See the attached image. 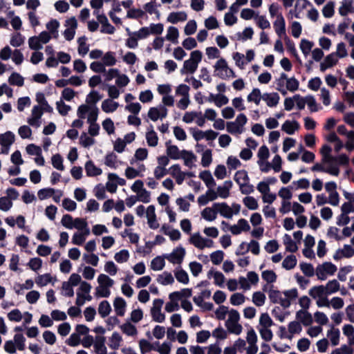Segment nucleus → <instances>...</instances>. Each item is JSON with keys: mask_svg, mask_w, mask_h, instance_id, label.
<instances>
[{"mask_svg": "<svg viewBox=\"0 0 354 354\" xmlns=\"http://www.w3.org/2000/svg\"><path fill=\"white\" fill-rule=\"evenodd\" d=\"M332 149L329 145H325L320 149L322 159L320 162L315 163L311 168L313 171H319L328 174L333 176H338L340 168L335 162L336 158L331 155Z\"/></svg>", "mask_w": 354, "mask_h": 354, "instance_id": "nucleus-1", "label": "nucleus"}, {"mask_svg": "<svg viewBox=\"0 0 354 354\" xmlns=\"http://www.w3.org/2000/svg\"><path fill=\"white\" fill-rule=\"evenodd\" d=\"M98 286L95 288V297L97 298H108L111 292V288L115 282L113 279L105 274H100L97 279Z\"/></svg>", "mask_w": 354, "mask_h": 354, "instance_id": "nucleus-2", "label": "nucleus"}, {"mask_svg": "<svg viewBox=\"0 0 354 354\" xmlns=\"http://www.w3.org/2000/svg\"><path fill=\"white\" fill-rule=\"evenodd\" d=\"M240 319L241 316L238 310L233 308L230 309L225 323L228 332L236 335L242 333L243 327L239 324Z\"/></svg>", "mask_w": 354, "mask_h": 354, "instance_id": "nucleus-3", "label": "nucleus"}, {"mask_svg": "<svg viewBox=\"0 0 354 354\" xmlns=\"http://www.w3.org/2000/svg\"><path fill=\"white\" fill-rule=\"evenodd\" d=\"M202 57L203 54L200 50H196L192 51L190 53L189 58L183 63V66L180 70L181 74L194 73L198 68L199 63L202 60Z\"/></svg>", "mask_w": 354, "mask_h": 354, "instance_id": "nucleus-4", "label": "nucleus"}, {"mask_svg": "<svg viewBox=\"0 0 354 354\" xmlns=\"http://www.w3.org/2000/svg\"><path fill=\"white\" fill-rule=\"evenodd\" d=\"M99 109L96 106L80 105L77 110V115L81 119L86 118L87 123L97 122Z\"/></svg>", "mask_w": 354, "mask_h": 354, "instance_id": "nucleus-5", "label": "nucleus"}, {"mask_svg": "<svg viewBox=\"0 0 354 354\" xmlns=\"http://www.w3.org/2000/svg\"><path fill=\"white\" fill-rule=\"evenodd\" d=\"M214 207L221 216L231 219L234 215L239 214L241 207V205L233 203L231 206L228 205L226 203H215Z\"/></svg>", "mask_w": 354, "mask_h": 354, "instance_id": "nucleus-6", "label": "nucleus"}, {"mask_svg": "<svg viewBox=\"0 0 354 354\" xmlns=\"http://www.w3.org/2000/svg\"><path fill=\"white\" fill-rule=\"evenodd\" d=\"M248 118L244 113H239L234 121L226 124L227 131L232 135H240L245 131V125Z\"/></svg>", "mask_w": 354, "mask_h": 354, "instance_id": "nucleus-7", "label": "nucleus"}, {"mask_svg": "<svg viewBox=\"0 0 354 354\" xmlns=\"http://www.w3.org/2000/svg\"><path fill=\"white\" fill-rule=\"evenodd\" d=\"M188 241L196 248L201 250L214 247V241L210 239L203 237L199 232L191 234Z\"/></svg>", "mask_w": 354, "mask_h": 354, "instance_id": "nucleus-8", "label": "nucleus"}, {"mask_svg": "<svg viewBox=\"0 0 354 354\" xmlns=\"http://www.w3.org/2000/svg\"><path fill=\"white\" fill-rule=\"evenodd\" d=\"M91 288L92 287L90 283L87 281H82L76 292L77 297L75 304L77 306H82L86 301H90L92 300V297L90 295Z\"/></svg>", "mask_w": 354, "mask_h": 354, "instance_id": "nucleus-9", "label": "nucleus"}, {"mask_svg": "<svg viewBox=\"0 0 354 354\" xmlns=\"http://www.w3.org/2000/svg\"><path fill=\"white\" fill-rule=\"evenodd\" d=\"M337 271L335 265L330 262H325L317 266L315 274L318 279L324 281L328 276H332Z\"/></svg>", "mask_w": 354, "mask_h": 354, "instance_id": "nucleus-10", "label": "nucleus"}, {"mask_svg": "<svg viewBox=\"0 0 354 354\" xmlns=\"http://www.w3.org/2000/svg\"><path fill=\"white\" fill-rule=\"evenodd\" d=\"M186 255V250L182 245L175 248L170 253L165 254V258L174 265L180 266Z\"/></svg>", "mask_w": 354, "mask_h": 354, "instance_id": "nucleus-11", "label": "nucleus"}, {"mask_svg": "<svg viewBox=\"0 0 354 354\" xmlns=\"http://www.w3.org/2000/svg\"><path fill=\"white\" fill-rule=\"evenodd\" d=\"M214 67L215 72L216 73V75L222 79L235 77L234 71L229 68L227 62L223 58H220L216 62Z\"/></svg>", "mask_w": 354, "mask_h": 354, "instance_id": "nucleus-12", "label": "nucleus"}, {"mask_svg": "<svg viewBox=\"0 0 354 354\" xmlns=\"http://www.w3.org/2000/svg\"><path fill=\"white\" fill-rule=\"evenodd\" d=\"M168 114V109L163 105H158L149 108L147 116L153 122L165 119Z\"/></svg>", "mask_w": 354, "mask_h": 354, "instance_id": "nucleus-13", "label": "nucleus"}, {"mask_svg": "<svg viewBox=\"0 0 354 354\" xmlns=\"http://www.w3.org/2000/svg\"><path fill=\"white\" fill-rule=\"evenodd\" d=\"M163 301L160 299H156L153 301V306L151 308V315L153 320L158 323H162L165 320V314L162 313Z\"/></svg>", "mask_w": 354, "mask_h": 354, "instance_id": "nucleus-14", "label": "nucleus"}, {"mask_svg": "<svg viewBox=\"0 0 354 354\" xmlns=\"http://www.w3.org/2000/svg\"><path fill=\"white\" fill-rule=\"evenodd\" d=\"M64 26L66 27L65 30L63 32V35L66 40L71 41L73 39L76 29L77 28V21L75 17H71L65 21Z\"/></svg>", "mask_w": 354, "mask_h": 354, "instance_id": "nucleus-15", "label": "nucleus"}, {"mask_svg": "<svg viewBox=\"0 0 354 354\" xmlns=\"http://www.w3.org/2000/svg\"><path fill=\"white\" fill-rule=\"evenodd\" d=\"M15 140V134L11 131H7L0 134L1 153L8 154L10 151V147L14 143Z\"/></svg>", "mask_w": 354, "mask_h": 354, "instance_id": "nucleus-16", "label": "nucleus"}, {"mask_svg": "<svg viewBox=\"0 0 354 354\" xmlns=\"http://www.w3.org/2000/svg\"><path fill=\"white\" fill-rule=\"evenodd\" d=\"M93 14L95 15L98 22L102 25V32L110 35L115 32V28L109 23L108 18L104 14L100 13L99 11H94Z\"/></svg>", "mask_w": 354, "mask_h": 354, "instance_id": "nucleus-17", "label": "nucleus"}, {"mask_svg": "<svg viewBox=\"0 0 354 354\" xmlns=\"http://www.w3.org/2000/svg\"><path fill=\"white\" fill-rule=\"evenodd\" d=\"M337 131L338 133L346 136L348 138L344 145L346 150L348 151L354 150V131H348L346 127L343 124L339 125Z\"/></svg>", "mask_w": 354, "mask_h": 354, "instance_id": "nucleus-18", "label": "nucleus"}, {"mask_svg": "<svg viewBox=\"0 0 354 354\" xmlns=\"http://www.w3.org/2000/svg\"><path fill=\"white\" fill-rule=\"evenodd\" d=\"M42 115V108L40 106H34L31 111V115L28 118V123L33 127H39L41 124V118Z\"/></svg>", "mask_w": 354, "mask_h": 354, "instance_id": "nucleus-19", "label": "nucleus"}, {"mask_svg": "<svg viewBox=\"0 0 354 354\" xmlns=\"http://www.w3.org/2000/svg\"><path fill=\"white\" fill-rule=\"evenodd\" d=\"M246 342L244 339L239 338L233 344L225 347L223 354L242 353L245 350Z\"/></svg>", "mask_w": 354, "mask_h": 354, "instance_id": "nucleus-20", "label": "nucleus"}, {"mask_svg": "<svg viewBox=\"0 0 354 354\" xmlns=\"http://www.w3.org/2000/svg\"><path fill=\"white\" fill-rule=\"evenodd\" d=\"M250 230V226L245 218H240L236 224L229 226V231L233 235H239L243 232H248Z\"/></svg>", "mask_w": 354, "mask_h": 354, "instance_id": "nucleus-21", "label": "nucleus"}, {"mask_svg": "<svg viewBox=\"0 0 354 354\" xmlns=\"http://www.w3.org/2000/svg\"><path fill=\"white\" fill-rule=\"evenodd\" d=\"M168 173L176 180L178 185H182L186 177V173L181 170L178 164L171 166L168 169Z\"/></svg>", "mask_w": 354, "mask_h": 354, "instance_id": "nucleus-22", "label": "nucleus"}, {"mask_svg": "<svg viewBox=\"0 0 354 354\" xmlns=\"http://www.w3.org/2000/svg\"><path fill=\"white\" fill-rule=\"evenodd\" d=\"M114 311L117 316L124 317L127 312V303L122 297H116L113 301Z\"/></svg>", "mask_w": 354, "mask_h": 354, "instance_id": "nucleus-23", "label": "nucleus"}, {"mask_svg": "<svg viewBox=\"0 0 354 354\" xmlns=\"http://www.w3.org/2000/svg\"><path fill=\"white\" fill-rule=\"evenodd\" d=\"M353 256L354 248L350 245L345 244L342 248L336 250L333 255V259L337 261L343 258H351Z\"/></svg>", "mask_w": 354, "mask_h": 354, "instance_id": "nucleus-24", "label": "nucleus"}, {"mask_svg": "<svg viewBox=\"0 0 354 354\" xmlns=\"http://www.w3.org/2000/svg\"><path fill=\"white\" fill-rule=\"evenodd\" d=\"M196 147L197 152H200L201 150L203 151L201 154V165L203 167H208L212 162V151L209 149L203 150V146L199 144H197Z\"/></svg>", "mask_w": 354, "mask_h": 354, "instance_id": "nucleus-25", "label": "nucleus"}, {"mask_svg": "<svg viewBox=\"0 0 354 354\" xmlns=\"http://www.w3.org/2000/svg\"><path fill=\"white\" fill-rule=\"evenodd\" d=\"M274 30L280 38L287 39L286 32V22L282 15H278L273 24Z\"/></svg>", "mask_w": 354, "mask_h": 354, "instance_id": "nucleus-26", "label": "nucleus"}, {"mask_svg": "<svg viewBox=\"0 0 354 354\" xmlns=\"http://www.w3.org/2000/svg\"><path fill=\"white\" fill-rule=\"evenodd\" d=\"M155 207L149 205L146 209V217L147 218V223L151 229L156 230L159 227V223L157 221L156 214L155 212Z\"/></svg>", "mask_w": 354, "mask_h": 354, "instance_id": "nucleus-27", "label": "nucleus"}, {"mask_svg": "<svg viewBox=\"0 0 354 354\" xmlns=\"http://www.w3.org/2000/svg\"><path fill=\"white\" fill-rule=\"evenodd\" d=\"M338 58L335 56V53H330L326 55L324 60L320 63L319 69L322 72L326 71L327 69L330 68L338 63Z\"/></svg>", "mask_w": 354, "mask_h": 354, "instance_id": "nucleus-28", "label": "nucleus"}, {"mask_svg": "<svg viewBox=\"0 0 354 354\" xmlns=\"http://www.w3.org/2000/svg\"><path fill=\"white\" fill-rule=\"evenodd\" d=\"M262 100L266 102L268 107H276L279 102L280 96L276 92L264 93L262 95Z\"/></svg>", "mask_w": 354, "mask_h": 354, "instance_id": "nucleus-29", "label": "nucleus"}, {"mask_svg": "<svg viewBox=\"0 0 354 354\" xmlns=\"http://www.w3.org/2000/svg\"><path fill=\"white\" fill-rule=\"evenodd\" d=\"M35 283L39 288L46 286L48 284H53L56 281V278L53 277L50 273L39 274L35 277Z\"/></svg>", "mask_w": 354, "mask_h": 354, "instance_id": "nucleus-30", "label": "nucleus"}, {"mask_svg": "<svg viewBox=\"0 0 354 354\" xmlns=\"http://www.w3.org/2000/svg\"><path fill=\"white\" fill-rule=\"evenodd\" d=\"M181 159L183 160L184 165L192 169L196 167V162L197 161L196 156L191 151L183 150Z\"/></svg>", "mask_w": 354, "mask_h": 354, "instance_id": "nucleus-31", "label": "nucleus"}, {"mask_svg": "<svg viewBox=\"0 0 354 354\" xmlns=\"http://www.w3.org/2000/svg\"><path fill=\"white\" fill-rule=\"evenodd\" d=\"M134 323L126 320L120 326L121 331L127 336L136 337L138 335V329L133 324Z\"/></svg>", "mask_w": 354, "mask_h": 354, "instance_id": "nucleus-32", "label": "nucleus"}, {"mask_svg": "<svg viewBox=\"0 0 354 354\" xmlns=\"http://www.w3.org/2000/svg\"><path fill=\"white\" fill-rule=\"evenodd\" d=\"M187 19V14L185 11L170 12L167 17V21L173 24L185 21Z\"/></svg>", "mask_w": 354, "mask_h": 354, "instance_id": "nucleus-33", "label": "nucleus"}, {"mask_svg": "<svg viewBox=\"0 0 354 354\" xmlns=\"http://www.w3.org/2000/svg\"><path fill=\"white\" fill-rule=\"evenodd\" d=\"M105 342L106 339L104 336L97 335L95 337L93 348L96 354H107V348Z\"/></svg>", "mask_w": 354, "mask_h": 354, "instance_id": "nucleus-34", "label": "nucleus"}, {"mask_svg": "<svg viewBox=\"0 0 354 354\" xmlns=\"http://www.w3.org/2000/svg\"><path fill=\"white\" fill-rule=\"evenodd\" d=\"M84 169L86 176L88 177H95L102 174V169L96 166L92 160L86 162Z\"/></svg>", "mask_w": 354, "mask_h": 354, "instance_id": "nucleus-35", "label": "nucleus"}, {"mask_svg": "<svg viewBox=\"0 0 354 354\" xmlns=\"http://www.w3.org/2000/svg\"><path fill=\"white\" fill-rule=\"evenodd\" d=\"M216 209L214 203L211 207L204 208L201 213V217L208 222L215 221L218 214V211Z\"/></svg>", "mask_w": 354, "mask_h": 354, "instance_id": "nucleus-36", "label": "nucleus"}, {"mask_svg": "<svg viewBox=\"0 0 354 354\" xmlns=\"http://www.w3.org/2000/svg\"><path fill=\"white\" fill-rule=\"evenodd\" d=\"M232 187L231 180H226L222 186H218L216 189V194L217 198L225 199L230 196V190Z\"/></svg>", "mask_w": 354, "mask_h": 354, "instance_id": "nucleus-37", "label": "nucleus"}, {"mask_svg": "<svg viewBox=\"0 0 354 354\" xmlns=\"http://www.w3.org/2000/svg\"><path fill=\"white\" fill-rule=\"evenodd\" d=\"M299 128L300 124L296 120H286L281 125V130L288 135H293Z\"/></svg>", "mask_w": 354, "mask_h": 354, "instance_id": "nucleus-38", "label": "nucleus"}, {"mask_svg": "<svg viewBox=\"0 0 354 354\" xmlns=\"http://www.w3.org/2000/svg\"><path fill=\"white\" fill-rule=\"evenodd\" d=\"M216 198L217 195L216 192L212 188H209L205 194H203L198 198L197 202L199 205H205L209 201H214Z\"/></svg>", "mask_w": 354, "mask_h": 354, "instance_id": "nucleus-39", "label": "nucleus"}, {"mask_svg": "<svg viewBox=\"0 0 354 354\" xmlns=\"http://www.w3.org/2000/svg\"><path fill=\"white\" fill-rule=\"evenodd\" d=\"M156 281L162 286H168L172 285L175 280L170 272L165 271L157 276Z\"/></svg>", "mask_w": 354, "mask_h": 354, "instance_id": "nucleus-40", "label": "nucleus"}, {"mask_svg": "<svg viewBox=\"0 0 354 354\" xmlns=\"http://www.w3.org/2000/svg\"><path fill=\"white\" fill-rule=\"evenodd\" d=\"M118 107L119 103L111 99H105L101 104V109L106 113H113Z\"/></svg>", "mask_w": 354, "mask_h": 354, "instance_id": "nucleus-41", "label": "nucleus"}, {"mask_svg": "<svg viewBox=\"0 0 354 354\" xmlns=\"http://www.w3.org/2000/svg\"><path fill=\"white\" fill-rule=\"evenodd\" d=\"M296 318L304 326H310L313 322L311 314L308 313L307 310H299L297 311L296 314Z\"/></svg>", "mask_w": 354, "mask_h": 354, "instance_id": "nucleus-42", "label": "nucleus"}, {"mask_svg": "<svg viewBox=\"0 0 354 354\" xmlns=\"http://www.w3.org/2000/svg\"><path fill=\"white\" fill-rule=\"evenodd\" d=\"M145 138L147 145L149 147H154L158 145V137L156 131L153 130V127L152 125L147 128Z\"/></svg>", "mask_w": 354, "mask_h": 354, "instance_id": "nucleus-43", "label": "nucleus"}, {"mask_svg": "<svg viewBox=\"0 0 354 354\" xmlns=\"http://www.w3.org/2000/svg\"><path fill=\"white\" fill-rule=\"evenodd\" d=\"M123 342L122 335L118 332H113L109 338L108 345L113 350H118Z\"/></svg>", "mask_w": 354, "mask_h": 354, "instance_id": "nucleus-44", "label": "nucleus"}, {"mask_svg": "<svg viewBox=\"0 0 354 354\" xmlns=\"http://www.w3.org/2000/svg\"><path fill=\"white\" fill-rule=\"evenodd\" d=\"M207 277L209 279H214V283L219 287H223L225 283V276L223 274L219 271H216L214 270H210L207 272Z\"/></svg>", "mask_w": 354, "mask_h": 354, "instance_id": "nucleus-45", "label": "nucleus"}, {"mask_svg": "<svg viewBox=\"0 0 354 354\" xmlns=\"http://www.w3.org/2000/svg\"><path fill=\"white\" fill-rule=\"evenodd\" d=\"M353 4V0H343L338 9L339 14L341 16H346L349 13L354 12V7Z\"/></svg>", "mask_w": 354, "mask_h": 354, "instance_id": "nucleus-46", "label": "nucleus"}, {"mask_svg": "<svg viewBox=\"0 0 354 354\" xmlns=\"http://www.w3.org/2000/svg\"><path fill=\"white\" fill-rule=\"evenodd\" d=\"M174 274L176 280L184 285L189 283V278L187 272L180 266L177 267L174 270Z\"/></svg>", "mask_w": 354, "mask_h": 354, "instance_id": "nucleus-47", "label": "nucleus"}, {"mask_svg": "<svg viewBox=\"0 0 354 354\" xmlns=\"http://www.w3.org/2000/svg\"><path fill=\"white\" fill-rule=\"evenodd\" d=\"M46 29L48 30V32L50 34V35L54 39H57L59 37V22L55 19H50L46 24Z\"/></svg>", "mask_w": 354, "mask_h": 354, "instance_id": "nucleus-48", "label": "nucleus"}, {"mask_svg": "<svg viewBox=\"0 0 354 354\" xmlns=\"http://www.w3.org/2000/svg\"><path fill=\"white\" fill-rule=\"evenodd\" d=\"M89 234V229H86V230H84L82 232H77L74 233L73 235L72 243L74 245H82Z\"/></svg>", "mask_w": 354, "mask_h": 354, "instance_id": "nucleus-49", "label": "nucleus"}, {"mask_svg": "<svg viewBox=\"0 0 354 354\" xmlns=\"http://www.w3.org/2000/svg\"><path fill=\"white\" fill-rule=\"evenodd\" d=\"M308 294L315 300L324 296H328L324 286L323 285L315 286L312 287L309 290Z\"/></svg>", "mask_w": 354, "mask_h": 354, "instance_id": "nucleus-50", "label": "nucleus"}, {"mask_svg": "<svg viewBox=\"0 0 354 354\" xmlns=\"http://www.w3.org/2000/svg\"><path fill=\"white\" fill-rule=\"evenodd\" d=\"M87 37L85 36H82L77 39V52L78 54L84 57L88 52L89 51V46L87 44Z\"/></svg>", "mask_w": 354, "mask_h": 354, "instance_id": "nucleus-51", "label": "nucleus"}, {"mask_svg": "<svg viewBox=\"0 0 354 354\" xmlns=\"http://www.w3.org/2000/svg\"><path fill=\"white\" fill-rule=\"evenodd\" d=\"M165 258L162 256H157L151 261L150 268L154 271H160L165 266Z\"/></svg>", "mask_w": 354, "mask_h": 354, "instance_id": "nucleus-52", "label": "nucleus"}, {"mask_svg": "<svg viewBox=\"0 0 354 354\" xmlns=\"http://www.w3.org/2000/svg\"><path fill=\"white\" fill-rule=\"evenodd\" d=\"M199 178L205 183L208 188H212L216 185V182L209 171H203L199 174Z\"/></svg>", "mask_w": 354, "mask_h": 354, "instance_id": "nucleus-53", "label": "nucleus"}, {"mask_svg": "<svg viewBox=\"0 0 354 354\" xmlns=\"http://www.w3.org/2000/svg\"><path fill=\"white\" fill-rule=\"evenodd\" d=\"M261 92L259 88H254L248 95L247 100L248 102H254L256 105H259L261 100H262Z\"/></svg>", "mask_w": 354, "mask_h": 354, "instance_id": "nucleus-54", "label": "nucleus"}, {"mask_svg": "<svg viewBox=\"0 0 354 354\" xmlns=\"http://www.w3.org/2000/svg\"><path fill=\"white\" fill-rule=\"evenodd\" d=\"M102 59V62L105 68L106 66H113L117 62L115 53L111 51H108L104 54Z\"/></svg>", "mask_w": 354, "mask_h": 354, "instance_id": "nucleus-55", "label": "nucleus"}, {"mask_svg": "<svg viewBox=\"0 0 354 354\" xmlns=\"http://www.w3.org/2000/svg\"><path fill=\"white\" fill-rule=\"evenodd\" d=\"M283 243L286 247V250L290 252H295L298 250L297 243L292 240L289 234H286L283 236Z\"/></svg>", "mask_w": 354, "mask_h": 354, "instance_id": "nucleus-56", "label": "nucleus"}, {"mask_svg": "<svg viewBox=\"0 0 354 354\" xmlns=\"http://www.w3.org/2000/svg\"><path fill=\"white\" fill-rule=\"evenodd\" d=\"M143 317H144L143 310L140 308H137L133 309L131 311V313L129 314V317L127 319L134 323V324H137V323L140 322L143 319Z\"/></svg>", "mask_w": 354, "mask_h": 354, "instance_id": "nucleus-57", "label": "nucleus"}, {"mask_svg": "<svg viewBox=\"0 0 354 354\" xmlns=\"http://www.w3.org/2000/svg\"><path fill=\"white\" fill-rule=\"evenodd\" d=\"M93 137L94 136H91L87 133H82L80 137V145L85 148L91 147L95 143V140Z\"/></svg>", "mask_w": 354, "mask_h": 354, "instance_id": "nucleus-58", "label": "nucleus"}, {"mask_svg": "<svg viewBox=\"0 0 354 354\" xmlns=\"http://www.w3.org/2000/svg\"><path fill=\"white\" fill-rule=\"evenodd\" d=\"M166 152L167 156L173 160H178L182 156V151H180L176 145H168Z\"/></svg>", "mask_w": 354, "mask_h": 354, "instance_id": "nucleus-59", "label": "nucleus"}, {"mask_svg": "<svg viewBox=\"0 0 354 354\" xmlns=\"http://www.w3.org/2000/svg\"><path fill=\"white\" fill-rule=\"evenodd\" d=\"M179 37V32L177 28L174 26H169L167 30V35L165 39L173 44L178 42V38Z\"/></svg>", "mask_w": 354, "mask_h": 354, "instance_id": "nucleus-60", "label": "nucleus"}, {"mask_svg": "<svg viewBox=\"0 0 354 354\" xmlns=\"http://www.w3.org/2000/svg\"><path fill=\"white\" fill-rule=\"evenodd\" d=\"M111 311V306L108 301L104 300L99 304L98 313L102 317L104 318L107 317Z\"/></svg>", "mask_w": 354, "mask_h": 354, "instance_id": "nucleus-61", "label": "nucleus"}, {"mask_svg": "<svg viewBox=\"0 0 354 354\" xmlns=\"http://www.w3.org/2000/svg\"><path fill=\"white\" fill-rule=\"evenodd\" d=\"M326 292L328 295L337 292L340 288V284L336 279H333L327 282L324 286Z\"/></svg>", "mask_w": 354, "mask_h": 354, "instance_id": "nucleus-62", "label": "nucleus"}, {"mask_svg": "<svg viewBox=\"0 0 354 354\" xmlns=\"http://www.w3.org/2000/svg\"><path fill=\"white\" fill-rule=\"evenodd\" d=\"M297 263V259L295 255L290 254L287 256L282 262V267L287 270H290L293 269Z\"/></svg>", "mask_w": 354, "mask_h": 354, "instance_id": "nucleus-63", "label": "nucleus"}, {"mask_svg": "<svg viewBox=\"0 0 354 354\" xmlns=\"http://www.w3.org/2000/svg\"><path fill=\"white\" fill-rule=\"evenodd\" d=\"M171 350V344L168 342H164L162 344L156 342L155 351L160 354H170Z\"/></svg>", "mask_w": 354, "mask_h": 354, "instance_id": "nucleus-64", "label": "nucleus"}]
</instances>
